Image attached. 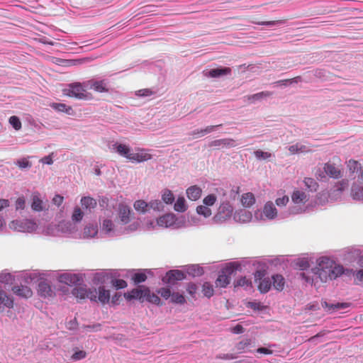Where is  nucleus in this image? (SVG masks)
Instances as JSON below:
<instances>
[{
	"label": "nucleus",
	"mask_w": 363,
	"mask_h": 363,
	"mask_svg": "<svg viewBox=\"0 0 363 363\" xmlns=\"http://www.w3.org/2000/svg\"><path fill=\"white\" fill-rule=\"evenodd\" d=\"M317 266L313 269L315 275L322 282L337 279L344 274V267L328 257H321L316 261Z\"/></svg>",
	"instance_id": "1"
},
{
	"label": "nucleus",
	"mask_w": 363,
	"mask_h": 363,
	"mask_svg": "<svg viewBox=\"0 0 363 363\" xmlns=\"http://www.w3.org/2000/svg\"><path fill=\"white\" fill-rule=\"evenodd\" d=\"M46 233L48 235L52 236H70L77 238V226L70 221L62 220L57 225H48L46 228Z\"/></svg>",
	"instance_id": "2"
},
{
	"label": "nucleus",
	"mask_w": 363,
	"mask_h": 363,
	"mask_svg": "<svg viewBox=\"0 0 363 363\" xmlns=\"http://www.w3.org/2000/svg\"><path fill=\"white\" fill-rule=\"evenodd\" d=\"M242 271V264L234 262L227 264L219 272L218 277L216 280L217 286L225 288L230 282L231 277L235 276L237 272Z\"/></svg>",
	"instance_id": "3"
},
{
	"label": "nucleus",
	"mask_w": 363,
	"mask_h": 363,
	"mask_svg": "<svg viewBox=\"0 0 363 363\" xmlns=\"http://www.w3.org/2000/svg\"><path fill=\"white\" fill-rule=\"evenodd\" d=\"M87 89L85 82L83 83L73 82L66 84L62 92L63 95L69 97L80 100H89L91 99V94L86 91Z\"/></svg>",
	"instance_id": "4"
},
{
	"label": "nucleus",
	"mask_w": 363,
	"mask_h": 363,
	"mask_svg": "<svg viewBox=\"0 0 363 363\" xmlns=\"http://www.w3.org/2000/svg\"><path fill=\"white\" fill-rule=\"evenodd\" d=\"M9 227L18 232L33 233L37 229L38 225L33 220L16 219L9 223Z\"/></svg>",
	"instance_id": "5"
},
{
	"label": "nucleus",
	"mask_w": 363,
	"mask_h": 363,
	"mask_svg": "<svg viewBox=\"0 0 363 363\" xmlns=\"http://www.w3.org/2000/svg\"><path fill=\"white\" fill-rule=\"evenodd\" d=\"M266 264L264 263H258L257 269L254 272L256 279H260L258 288L261 293H267L272 287V280L269 278L262 277L265 275Z\"/></svg>",
	"instance_id": "6"
},
{
	"label": "nucleus",
	"mask_w": 363,
	"mask_h": 363,
	"mask_svg": "<svg viewBox=\"0 0 363 363\" xmlns=\"http://www.w3.org/2000/svg\"><path fill=\"white\" fill-rule=\"evenodd\" d=\"M263 216L267 220H273L277 216V210L272 201L265 203L262 211H257L255 213V218L257 220H263Z\"/></svg>",
	"instance_id": "7"
},
{
	"label": "nucleus",
	"mask_w": 363,
	"mask_h": 363,
	"mask_svg": "<svg viewBox=\"0 0 363 363\" xmlns=\"http://www.w3.org/2000/svg\"><path fill=\"white\" fill-rule=\"evenodd\" d=\"M233 212V208L230 203L223 202L219 206L217 213L213 217V220L216 223H223L232 216Z\"/></svg>",
	"instance_id": "8"
},
{
	"label": "nucleus",
	"mask_w": 363,
	"mask_h": 363,
	"mask_svg": "<svg viewBox=\"0 0 363 363\" xmlns=\"http://www.w3.org/2000/svg\"><path fill=\"white\" fill-rule=\"evenodd\" d=\"M323 169L327 176L330 178L338 179L343 177L344 171L341 164H336L329 161L323 164Z\"/></svg>",
	"instance_id": "9"
},
{
	"label": "nucleus",
	"mask_w": 363,
	"mask_h": 363,
	"mask_svg": "<svg viewBox=\"0 0 363 363\" xmlns=\"http://www.w3.org/2000/svg\"><path fill=\"white\" fill-rule=\"evenodd\" d=\"M72 293L77 298L84 299L88 298L92 301H96L97 291L96 289L92 290L90 289H86L83 286L75 287Z\"/></svg>",
	"instance_id": "10"
},
{
	"label": "nucleus",
	"mask_w": 363,
	"mask_h": 363,
	"mask_svg": "<svg viewBox=\"0 0 363 363\" xmlns=\"http://www.w3.org/2000/svg\"><path fill=\"white\" fill-rule=\"evenodd\" d=\"M348 186L349 181L347 179H343L337 182L329 193L330 201H336L340 199L342 192L348 187Z\"/></svg>",
	"instance_id": "11"
},
{
	"label": "nucleus",
	"mask_w": 363,
	"mask_h": 363,
	"mask_svg": "<svg viewBox=\"0 0 363 363\" xmlns=\"http://www.w3.org/2000/svg\"><path fill=\"white\" fill-rule=\"evenodd\" d=\"M108 147L111 152H116L127 160L129 159L131 152V147L128 145L115 142L109 145Z\"/></svg>",
	"instance_id": "12"
},
{
	"label": "nucleus",
	"mask_w": 363,
	"mask_h": 363,
	"mask_svg": "<svg viewBox=\"0 0 363 363\" xmlns=\"http://www.w3.org/2000/svg\"><path fill=\"white\" fill-rule=\"evenodd\" d=\"M58 281L67 285H80L83 277L80 274L65 273L58 277Z\"/></svg>",
	"instance_id": "13"
},
{
	"label": "nucleus",
	"mask_w": 363,
	"mask_h": 363,
	"mask_svg": "<svg viewBox=\"0 0 363 363\" xmlns=\"http://www.w3.org/2000/svg\"><path fill=\"white\" fill-rule=\"evenodd\" d=\"M86 86L88 89H94L96 92H108V83L106 80H96L90 79L85 82Z\"/></svg>",
	"instance_id": "14"
},
{
	"label": "nucleus",
	"mask_w": 363,
	"mask_h": 363,
	"mask_svg": "<svg viewBox=\"0 0 363 363\" xmlns=\"http://www.w3.org/2000/svg\"><path fill=\"white\" fill-rule=\"evenodd\" d=\"M186 276L182 271L172 269L168 271L165 276L162 277V281L164 284H174L176 281H181L185 279Z\"/></svg>",
	"instance_id": "15"
},
{
	"label": "nucleus",
	"mask_w": 363,
	"mask_h": 363,
	"mask_svg": "<svg viewBox=\"0 0 363 363\" xmlns=\"http://www.w3.org/2000/svg\"><path fill=\"white\" fill-rule=\"evenodd\" d=\"M292 202L298 206H303L309 200V194L300 189H295L291 194Z\"/></svg>",
	"instance_id": "16"
},
{
	"label": "nucleus",
	"mask_w": 363,
	"mask_h": 363,
	"mask_svg": "<svg viewBox=\"0 0 363 363\" xmlns=\"http://www.w3.org/2000/svg\"><path fill=\"white\" fill-rule=\"evenodd\" d=\"M137 152H130V160L133 163H140L147 161L152 158V155L149 154L145 149H137Z\"/></svg>",
	"instance_id": "17"
},
{
	"label": "nucleus",
	"mask_w": 363,
	"mask_h": 363,
	"mask_svg": "<svg viewBox=\"0 0 363 363\" xmlns=\"http://www.w3.org/2000/svg\"><path fill=\"white\" fill-rule=\"evenodd\" d=\"M145 286H139L138 288L133 289L132 291L124 294V297L128 301L139 300L140 302L145 301Z\"/></svg>",
	"instance_id": "18"
},
{
	"label": "nucleus",
	"mask_w": 363,
	"mask_h": 363,
	"mask_svg": "<svg viewBox=\"0 0 363 363\" xmlns=\"http://www.w3.org/2000/svg\"><path fill=\"white\" fill-rule=\"evenodd\" d=\"M203 74L206 77L220 78L223 76L230 74L231 69L229 67H217L210 70H204Z\"/></svg>",
	"instance_id": "19"
},
{
	"label": "nucleus",
	"mask_w": 363,
	"mask_h": 363,
	"mask_svg": "<svg viewBox=\"0 0 363 363\" xmlns=\"http://www.w3.org/2000/svg\"><path fill=\"white\" fill-rule=\"evenodd\" d=\"M30 207L35 212H40L47 209L46 205L40 199L39 193L35 192L32 194Z\"/></svg>",
	"instance_id": "20"
},
{
	"label": "nucleus",
	"mask_w": 363,
	"mask_h": 363,
	"mask_svg": "<svg viewBox=\"0 0 363 363\" xmlns=\"http://www.w3.org/2000/svg\"><path fill=\"white\" fill-rule=\"evenodd\" d=\"M38 294L41 297L50 298L55 296V291L45 281H42L38 284Z\"/></svg>",
	"instance_id": "21"
},
{
	"label": "nucleus",
	"mask_w": 363,
	"mask_h": 363,
	"mask_svg": "<svg viewBox=\"0 0 363 363\" xmlns=\"http://www.w3.org/2000/svg\"><path fill=\"white\" fill-rule=\"evenodd\" d=\"M101 231L108 236H116L118 235L115 228L114 223L111 220L104 219L101 226Z\"/></svg>",
	"instance_id": "22"
},
{
	"label": "nucleus",
	"mask_w": 363,
	"mask_h": 363,
	"mask_svg": "<svg viewBox=\"0 0 363 363\" xmlns=\"http://www.w3.org/2000/svg\"><path fill=\"white\" fill-rule=\"evenodd\" d=\"M118 214L122 223L127 224L130 222V208L127 205L120 203Z\"/></svg>",
	"instance_id": "23"
},
{
	"label": "nucleus",
	"mask_w": 363,
	"mask_h": 363,
	"mask_svg": "<svg viewBox=\"0 0 363 363\" xmlns=\"http://www.w3.org/2000/svg\"><path fill=\"white\" fill-rule=\"evenodd\" d=\"M176 221V216L173 213H167L157 220L159 226L168 228L172 226Z\"/></svg>",
	"instance_id": "24"
},
{
	"label": "nucleus",
	"mask_w": 363,
	"mask_h": 363,
	"mask_svg": "<svg viewBox=\"0 0 363 363\" xmlns=\"http://www.w3.org/2000/svg\"><path fill=\"white\" fill-rule=\"evenodd\" d=\"M12 291L16 296L24 298H28L33 295L32 290L27 286H14L12 288Z\"/></svg>",
	"instance_id": "25"
},
{
	"label": "nucleus",
	"mask_w": 363,
	"mask_h": 363,
	"mask_svg": "<svg viewBox=\"0 0 363 363\" xmlns=\"http://www.w3.org/2000/svg\"><path fill=\"white\" fill-rule=\"evenodd\" d=\"M50 106L60 113H65L68 116H74L75 112L71 106L62 103H51Z\"/></svg>",
	"instance_id": "26"
},
{
	"label": "nucleus",
	"mask_w": 363,
	"mask_h": 363,
	"mask_svg": "<svg viewBox=\"0 0 363 363\" xmlns=\"http://www.w3.org/2000/svg\"><path fill=\"white\" fill-rule=\"evenodd\" d=\"M98 234V226L96 224L89 223L86 225L82 232L81 238L90 239L96 236Z\"/></svg>",
	"instance_id": "27"
},
{
	"label": "nucleus",
	"mask_w": 363,
	"mask_h": 363,
	"mask_svg": "<svg viewBox=\"0 0 363 363\" xmlns=\"http://www.w3.org/2000/svg\"><path fill=\"white\" fill-rule=\"evenodd\" d=\"M322 306L327 312L332 313L336 311L349 307L350 304L348 303H328L327 301H323L322 302Z\"/></svg>",
	"instance_id": "28"
},
{
	"label": "nucleus",
	"mask_w": 363,
	"mask_h": 363,
	"mask_svg": "<svg viewBox=\"0 0 363 363\" xmlns=\"http://www.w3.org/2000/svg\"><path fill=\"white\" fill-rule=\"evenodd\" d=\"M288 150L291 154L307 153L312 152V150L309 146L301 143L289 146Z\"/></svg>",
	"instance_id": "29"
},
{
	"label": "nucleus",
	"mask_w": 363,
	"mask_h": 363,
	"mask_svg": "<svg viewBox=\"0 0 363 363\" xmlns=\"http://www.w3.org/2000/svg\"><path fill=\"white\" fill-rule=\"evenodd\" d=\"M208 146L231 147L235 146V142L233 139L230 138L218 139L209 143Z\"/></svg>",
	"instance_id": "30"
},
{
	"label": "nucleus",
	"mask_w": 363,
	"mask_h": 363,
	"mask_svg": "<svg viewBox=\"0 0 363 363\" xmlns=\"http://www.w3.org/2000/svg\"><path fill=\"white\" fill-rule=\"evenodd\" d=\"M272 284L274 289L281 291L284 289L285 285V279L281 274H274L272 277Z\"/></svg>",
	"instance_id": "31"
},
{
	"label": "nucleus",
	"mask_w": 363,
	"mask_h": 363,
	"mask_svg": "<svg viewBox=\"0 0 363 363\" xmlns=\"http://www.w3.org/2000/svg\"><path fill=\"white\" fill-rule=\"evenodd\" d=\"M2 304L8 308H12L13 307V300L4 291L0 290V312L2 311Z\"/></svg>",
	"instance_id": "32"
},
{
	"label": "nucleus",
	"mask_w": 363,
	"mask_h": 363,
	"mask_svg": "<svg viewBox=\"0 0 363 363\" xmlns=\"http://www.w3.org/2000/svg\"><path fill=\"white\" fill-rule=\"evenodd\" d=\"M351 196L354 200L363 201V186L353 184L351 188Z\"/></svg>",
	"instance_id": "33"
},
{
	"label": "nucleus",
	"mask_w": 363,
	"mask_h": 363,
	"mask_svg": "<svg viewBox=\"0 0 363 363\" xmlns=\"http://www.w3.org/2000/svg\"><path fill=\"white\" fill-rule=\"evenodd\" d=\"M110 300V292L106 290L104 286H99L96 294V301H99L101 303H108Z\"/></svg>",
	"instance_id": "34"
},
{
	"label": "nucleus",
	"mask_w": 363,
	"mask_h": 363,
	"mask_svg": "<svg viewBox=\"0 0 363 363\" xmlns=\"http://www.w3.org/2000/svg\"><path fill=\"white\" fill-rule=\"evenodd\" d=\"M234 219L239 223H248L250 222V212L247 209L239 210L235 212Z\"/></svg>",
	"instance_id": "35"
},
{
	"label": "nucleus",
	"mask_w": 363,
	"mask_h": 363,
	"mask_svg": "<svg viewBox=\"0 0 363 363\" xmlns=\"http://www.w3.org/2000/svg\"><path fill=\"white\" fill-rule=\"evenodd\" d=\"M201 188L196 186H190L186 189L187 197L191 201L198 200L201 196Z\"/></svg>",
	"instance_id": "36"
},
{
	"label": "nucleus",
	"mask_w": 363,
	"mask_h": 363,
	"mask_svg": "<svg viewBox=\"0 0 363 363\" xmlns=\"http://www.w3.org/2000/svg\"><path fill=\"white\" fill-rule=\"evenodd\" d=\"M145 301L157 306L161 304L160 297L157 294L151 293L150 290L147 287L145 288Z\"/></svg>",
	"instance_id": "37"
},
{
	"label": "nucleus",
	"mask_w": 363,
	"mask_h": 363,
	"mask_svg": "<svg viewBox=\"0 0 363 363\" xmlns=\"http://www.w3.org/2000/svg\"><path fill=\"white\" fill-rule=\"evenodd\" d=\"M303 183L309 191H316L319 187L318 182L311 177H305Z\"/></svg>",
	"instance_id": "38"
},
{
	"label": "nucleus",
	"mask_w": 363,
	"mask_h": 363,
	"mask_svg": "<svg viewBox=\"0 0 363 363\" xmlns=\"http://www.w3.org/2000/svg\"><path fill=\"white\" fill-rule=\"evenodd\" d=\"M135 210L141 213H145L149 211L148 203L144 200H138L133 204Z\"/></svg>",
	"instance_id": "39"
},
{
	"label": "nucleus",
	"mask_w": 363,
	"mask_h": 363,
	"mask_svg": "<svg viewBox=\"0 0 363 363\" xmlns=\"http://www.w3.org/2000/svg\"><path fill=\"white\" fill-rule=\"evenodd\" d=\"M161 196L162 203L164 202L166 204H172L175 199L173 193L168 189L162 190Z\"/></svg>",
	"instance_id": "40"
},
{
	"label": "nucleus",
	"mask_w": 363,
	"mask_h": 363,
	"mask_svg": "<svg viewBox=\"0 0 363 363\" xmlns=\"http://www.w3.org/2000/svg\"><path fill=\"white\" fill-rule=\"evenodd\" d=\"M186 272L192 277H200L203 274V269L197 264H192L187 267Z\"/></svg>",
	"instance_id": "41"
},
{
	"label": "nucleus",
	"mask_w": 363,
	"mask_h": 363,
	"mask_svg": "<svg viewBox=\"0 0 363 363\" xmlns=\"http://www.w3.org/2000/svg\"><path fill=\"white\" fill-rule=\"evenodd\" d=\"M145 272L150 273V270L146 269L145 270V272H138L134 273L132 279L135 284H138L145 281V280L147 279V274Z\"/></svg>",
	"instance_id": "42"
},
{
	"label": "nucleus",
	"mask_w": 363,
	"mask_h": 363,
	"mask_svg": "<svg viewBox=\"0 0 363 363\" xmlns=\"http://www.w3.org/2000/svg\"><path fill=\"white\" fill-rule=\"evenodd\" d=\"M330 194L328 191H321L317 194L315 203L318 205H324L329 201Z\"/></svg>",
	"instance_id": "43"
},
{
	"label": "nucleus",
	"mask_w": 363,
	"mask_h": 363,
	"mask_svg": "<svg viewBox=\"0 0 363 363\" xmlns=\"http://www.w3.org/2000/svg\"><path fill=\"white\" fill-rule=\"evenodd\" d=\"M174 209L179 213H183L186 211L187 206L186 201L184 197H179L174 203Z\"/></svg>",
	"instance_id": "44"
},
{
	"label": "nucleus",
	"mask_w": 363,
	"mask_h": 363,
	"mask_svg": "<svg viewBox=\"0 0 363 363\" xmlns=\"http://www.w3.org/2000/svg\"><path fill=\"white\" fill-rule=\"evenodd\" d=\"M149 210L152 209L155 211H163L164 206L162 201L160 200H153L148 203Z\"/></svg>",
	"instance_id": "45"
},
{
	"label": "nucleus",
	"mask_w": 363,
	"mask_h": 363,
	"mask_svg": "<svg viewBox=\"0 0 363 363\" xmlns=\"http://www.w3.org/2000/svg\"><path fill=\"white\" fill-rule=\"evenodd\" d=\"M347 167L351 174H354L360 169L361 164L356 160H350L347 162Z\"/></svg>",
	"instance_id": "46"
},
{
	"label": "nucleus",
	"mask_w": 363,
	"mask_h": 363,
	"mask_svg": "<svg viewBox=\"0 0 363 363\" xmlns=\"http://www.w3.org/2000/svg\"><path fill=\"white\" fill-rule=\"evenodd\" d=\"M83 217H84V212L79 207L76 206L74 208V211H73V213L72 215V221H74L75 223H79L82 220Z\"/></svg>",
	"instance_id": "47"
},
{
	"label": "nucleus",
	"mask_w": 363,
	"mask_h": 363,
	"mask_svg": "<svg viewBox=\"0 0 363 363\" xmlns=\"http://www.w3.org/2000/svg\"><path fill=\"white\" fill-rule=\"evenodd\" d=\"M81 203L82 206L89 209L94 208L96 206V201L91 197H83L81 200Z\"/></svg>",
	"instance_id": "48"
},
{
	"label": "nucleus",
	"mask_w": 363,
	"mask_h": 363,
	"mask_svg": "<svg viewBox=\"0 0 363 363\" xmlns=\"http://www.w3.org/2000/svg\"><path fill=\"white\" fill-rule=\"evenodd\" d=\"M254 155L259 160H267L272 157V153L258 150L254 152Z\"/></svg>",
	"instance_id": "49"
},
{
	"label": "nucleus",
	"mask_w": 363,
	"mask_h": 363,
	"mask_svg": "<svg viewBox=\"0 0 363 363\" xmlns=\"http://www.w3.org/2000/svg\"><path fill=\"white\" fill-rule=\"evenodd\" d=\"M272 94L269 91H262L251 96V103H254L257 101H261L264 99L269 97Z\"/></svg>",
	"instance_id": "50"
},
{
	"label": "nucleus",
	"mask_w": 363,
	"mask_h": 363,
	"mask_svg": "<svg viewBox=\"0 0 363 363\" xmlns=\"http://www.w3.org/2000/svg\"><path fill=\"white\" fill-rule=\"evenodd\" d=\"M86 357V352L84 350H79L77 348L74 350L71 359L73 361H79L84 359Z\"/></svg>",
	"instance_id": "51"
},
{
	"label": "nucleus",
	"mask_w": 363,
	"mask_h": 363,
	"mask_svg": "<svg viewBox=\"0 0 363 363\" xmlns=\"http://www.w3.org/2000/svg\"><path fill=\"white\" fill-rule=\"evenodd\" d=\"M196 212L198 214L201 215L205 218H208L211 215V210L206 206H197Z\"/></svg>",
	"instance_id": "52"
},
{
	"label": "nucleus",
	"mask_w": 363,
	"mask_h": 363,
	"mask_svg": "<svg viewBox=\"0 0 363 363\" xmlns=\"http://www.w3.org/2000/svg\"><path fill=\"white\" fill-rule=\"evenodd\" d=\"M251 23L257 25H262V26H279L284 23V21L283 20H278V21H251Z\"/></svg>",
	"instance_id": "53"
},
{
	"label": "nucleus",
	"mask_w": 363,
	"mask_h": 363,
	"mask_svg": "<svg viewBox=\"0 0 363 363\" xmlns=\"http://www.w3.org/2000/svg\"><path fill=\"white\" fill-rule=\"evenodd\" d=\"M203 293L207 298H211L214 294L213 286L208 282H205L203 285Z\"/></svg>",
	"instance_id": "54"
},
{
	"label": "nucleus",
	"mask_w": 363,
	"mask_h": 363,
	"mask_svg": "<svg viewBox=\"0 0 363 363\" xmlns=\"http://www.w3.org/2000/svg\"><path fill=\"white\" fill-rule=\"evenodd\" d=\"M171 301L174 303L183 304L186 302L184 296L179 293H173L171 295Z\"/></svg>",
	"instance_id": "55"
},
{
	"label": "nucleus",
	"mask_w": 363,
	"mask_h": 363,
	"mask_svg": "<svg viewBox=\"0 0 363 363\" xmlns=\"http://www.w3.org/2000/svg\"><path fill=\"white\" fill-rule=\"evenodd\" d=\"M13 276L10 273H1L0 274V282L5 284H10L13 283Z\"/></svg>",
	"instance_id": "56"
},
{
	"label": "nucleus",
	"mask_w": 363,
	"mask_h": 363,
	"mask_svg": "<svg viewBox=\"0 0 363 363\" xmlns=\"http://www.w3.org/2000/svg\"><path fill=\"white\" fill-rule=\"evenodd\" d=\"M296 265L301 270H305L310 267L309 262L306 258H298L296 260Z\"/></svg>",
	"instance_id": "57"
},
{
	"label": "nucleus",
	"mask_w": 363,
	"mask_h": 363,
	"mask_svg": "<svg viewBox=\"0 0 363 363\" xmlns=\"http://www.w3.org/2000/svg\"><path fill=\"white\" fill-rule=\"evenodd\" d=\"M26 206V199L24 196L18 197L15 202L16 211L24 210Z\"/></svg>",
	"instance_id": "58"
},
{
	"label": "nucleus",
	"mask_w": 363,
	"mask_h": 363,
	"mask_svg": "<svg viewBox=\"0 0 363 363\" xmlns=\"http://www.w3.org/2000/svg\"><path fill=\"white\" fill-rule=\"evenodd\" d=\"M249 347H250V341L248 340H246L245 341H241V342H238L236 345V349L239 353H241L242 352L247 351Z\"/></svg>",
	"instance_id": "59"
},
{
	"label": "nucleus",
	"mask_w": 363,
	"mask_h": 363,
	"mask_svg": "<svg viewBox=\"0 0 363 363\" xmlns=\"http://www.w3.org/2000/svg\"><path fill=\"white\" fill-rule=\"evenodd\" d=\"M16 164L20 168V169H27L30 168L32 166V164L30 161L28 160L26 158H23L21 160H18L16 162Z\"/></svg>",
	"instance_id": "60"
},
{
	"label": "nucleus",
	"mask_w": 363,
	"mask_h": 363,
	"mask_svg": "<svg viewBox=\"0 0 363 363\" xmlns=\"http://www.w3.org/2000/svg\"><path fill=\"white\" fill-rule=\"evenodd\" d=\"M106 278L107 275L105 272H99L94 275L93 281L95 284H103L106 281Z\"/></svg>",
	"instance_id": "61"
},
{
	"label": "nucleus",
	"mask_w": 363,
	"mask_h": 363,
	"mask_svg": "<svg viewBox=\"0 0 363 363\" xmlns=\"http://www.w3.org/2000/svg\"><path fill=\"white\" fill-rule=\"evenodd\" d=\"M9 123L15 130H18L21 128V122L20 119L16 116L10 117Z\"/></svg>",
	"instance_id": "62"
},
{
	"label": "nucleus",
	"mask_w": 363,
	"mask_h": 363,
	"mask_svg": "<svg viewBox=\"0 0 363 363\" xmlns=\"http://www.w3.org/2000/svg\"><path fill=\"white\" fill-rule=\"evenodd\" d=\"M216 201V196L214 194H209L207 196H206L203 200V203L206 206H213Z\"/></svg>",
	"instance_id": "63"
},
{
	"label": "nucleus",
	"mask_w": 363,
	"mask_h": 363,
	"mask_svg": "<svg viewBox=\"0 0 363 363\" xmlns=\"http://www.w3.org/2000/svg\"><path fill=\"white\" fill-rule=\"evenodd\" d=\"M111 283L116 289H125L127 286V283L123 279H113Z\"/></svg>",
	"instance_id": "64"
}]
</instances>
